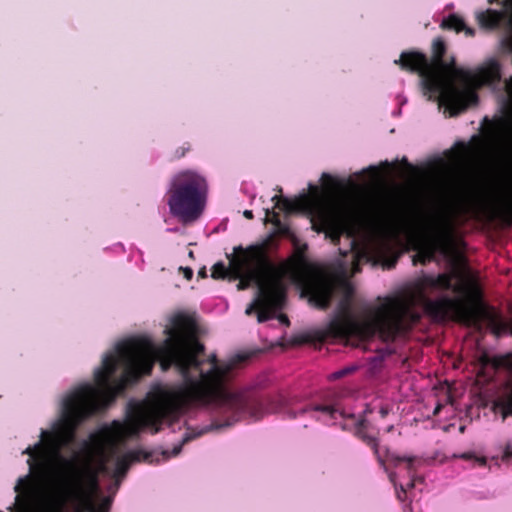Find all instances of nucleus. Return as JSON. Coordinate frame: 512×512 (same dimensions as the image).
Wrapping results in <instances>:
<instances>
[{
    "mask_svg": "<svg viewBox=\"0 0 512 512\" xmlns=\"http://www.w3.org/2000/svg\"><path fill=\"white\" fill-rule=\"evenodd\" d=\"M278 320L283 325H288V323H289L288 318L285 315H283V314H280L278 316Z\"/></svg>",
    "mask_w": 512,
    "mask_h": 512,
    "instance_id": "15",
    "label": "nucleus"
},
{
    "mask_svg": "<svg viewBox=\"0 0 512 512\" xmlns=\"http://www.w3.org/2000/svg\"><path fill=\"white\" fill-rule=\"evenodd\" d=\"M382 415L384 416L386 414L385 410H381Z\"/></svg>",
    "mask_w": 512,
    "mask_h": 512,
    "instance_id": "19",
    "label": "nucleus"
},
{
    "mask_svg": "<svg viewBox=\"0 0 512 512\" xmlns=\"http://www.w3.org/2000/svg\"><path fill=\"white\" fill-rule=\"evenodd\" d=\"M512 457V444H508L505 452H504V459L509 460Z\"/></svg>",
    "mask_w": 512,
    "mask_h": 512,
    "instance_id": "13",
    "label": "nucleus"
},
{
    "mask_svg": "<svg viewBox=\"0 0 512 512\" xmlns=\"http://www.w3.org/2000/svg\"><path fill=\"white\" fill-rule=\"evenodd\" d=\"M185 274H186V277H187L188 279H190V278L192 277V274H193V273H192V270H191V269H186V270H185Z\"/></svg>",
    "mask_w": 512,
    "mask_h": 512,
    "instance_id": "17",
    "label": "nucleus"
},
{
    "mask_svg": "<svg viewBox=\"0 0 512 512\" xmlns=\"http://www.w3.org/2000/svg\"><path fill=\"white\" fill-rule=\"evenodd\" d=\"M276 206L281 209L292 212L301 205H306L316 218L312 221L313 229L320 233H325L326 237L335 241L346 231V216L344 212L334 204L328 203L318 195L317 188L311 197L305 196L300 202H293L288 199L277 198Z\"/></svg>",
    "mask_w": 512,
    "mask_h": 512,
    "instance_id": "6",
    "label": "nucleus"
},
{
    "mask_svg": "<svg viewBox=\"0 0 512 512\" xmlns=\"http://www.w3.org/2000/svg\"><path fill=\"white\" fill-rule=\"evenodd\" d=\"M506 365L510 371L511 379L506 385L503 393L494 403L495 413H499L503 420L512 415V355L506 360Z\"/></svg>",
    "mask_w": 512,
    "mask_h": 512,
    "instance_id": "9",
    "label": "nucleus"
},
{
    "mask_svg": "<svg viewBox=\"0 0 512 512\" xmlns=\"http://www.w3.org/2000/svg\"><path fill=\"white\" fill-rule=\"evenodd\" d=\"M449 235L450 224L448 222L441 223L435 231H433L430 239L426 243L422 244L423 247L421 248L420 253L423 254L424 259L430 260L435 251L443 246L444 241L449 237Z\"/></svg>",
    "mask_w": 512,
    "mask_h": 512,
    "instance_id": "8",
    "label": "nucleus"
},
{
    "mask_svg": "<svg viewBox=\"0 0 512 512\" xmlns=\"http://www.w3.org/2000/svg\"><path fill=\"white\" fill-rule=\"evenodd\" d=\"M193 316L178 313L156 345L146 336L116 344L95 371V384L67 393L60 416L23 453L29 474L15 490L35 502L33 512H106L129 466L147 459L124 451L125 439L152 433L190 405L226 403L232 362L201 360Z\"/></svg>",
    "mask_w": 512,
    "mask_h": 512,
    "instance_id": "1",
    "label": "nucleus"
},
{
    "mask_svg": "<svg viewBox=\"0 0 512 512\" xmlns=\"http://www.w3.org/2000/svg\"><path fill=\"white\" fill-rule=\"evenodd\" d=\"M355 370V367L354 366H350V367H346V368H343V369H340L336 372H333L329 375V379L330 380H337V379H340L342 377H344L345 375L353 372Z\"/></svg>",
    "mask_w": 512,
    "mask_h": 512,
    "instance_id": "11",
    "label": "nucleus"
},
{
    "mask_svg": "<svg viewBox=\"0 0 512 512\" xmlns=\"http://www.w3.org/2000/svg\"><path fill=\"white\" fill-rule=\"evenodd\" d=\"M444 52V42L437 38L433 41L432 61L417 52H403L395 63H400L402 69L418 72L425 93L430 98L436 97L439 107L443 106L445 112L454 116L476 103L477 88L499 82L500 65L495 59H489L475 71L465 70L456 67L453 60L444 62Z\"/></svg>",
    "mask_w": 512,
    "mask_h": 512,
    "instance_id": "3",
    "label": "nucleus"
},
{
    "mask_svg": "<svg viewBox=\"0 0 512 512\" xmlns=\"http://www.w3.org/2000/svg\"><path fill=\"white\" fill-rule=\"evenodd\" d=\"M470 286L460 269H453L451 275L424 276L411 291L381 299L361 319L352 321L349 330L362 339L378 334L388 341L420 318L419 308L438 321L453 318L474 326L485 322L496 334L505 332L507 327L495 311L465 300Z\"/></svg>",
    "mask_w": 512,
    "mask_h": 512,
    "instance_id": "2",
    "label": "nucleus"
},
{
    "mask_svg": "<svg viewBox=\"0 0 512 512\" xmlns=\"http://www.w3.org/2000/svg\"><path fill=\"white\" fill-rule=\"evenodd\" d=\"M357 271H358V266H357V264H355V265H354V268H353V272L355 273V272H357Z\"/></svg>",
    "mask_w": 512,
    "mask_h": 512,
    "instance_id": "18",
    "label": "nucleus"
},
{
    "mask_svg": "<svg viewBox=\"0 0 512 512\" xmlns=\"http://www.w3.org/2000/svg\"><path fill=\"white\" fill-rule=\"evenodd\" d=\"M230 269L240 280L239 289H245L251 284L257 287L256 297L245 310L247 315L256 310L257 320L261 323L272 318L275 311L282 308L285 299L282 278L268 263L261 249L241 251L230 261Z\"/></svg>",
    "mask_w": 512,
    "mask_h": 512,
    "instance_id": "4",
    "label": "nucleus"
},
{
    "mask_svg": "<svg viewBox=\"0 0 512 512\" xmlns=\"http://www.w3.org/2000/svg\"><path fill=\"white\" fill-rule=\"evenodd\" d=\"M227 269L222 263H217L213 266L212 276L214 278H221L226 275Z\"/></svg>",
    "mask_w": 512,
    "mask_h": 512,
    "instance_id": "12",
    "label": "nucleus"
},
{
    "mask_svg": "<svg viewBox=\"0 0 512 512\" xmlns=\"http://www.w3.org/2000/svg\"><path fill=\"white\" fill-rule=\"evenodd\" d=\"M207 198L206 180L196 172L182 171L171 184L168 200L170 212L183 223H190L202 214Z\"/></svg>",
    "mask_w": 512,
    "mask_h": 512,
    "instance_id": "5",
    "label": "nucleus"
},
{
    "mask_svg": "<svg viewBox=\"0 0 512 512\" xmlns=\"http://www.w3.org/2000/svg\"><path fill=\"white\" fill-rule=\"evenodd\" d=\"M442 25L446 28L454 29L456 32L464 31L467 36L474 35V30L467 27L463 19L455 15L444 19Z\"/></svg>",
    "mask_w": 512,
    "mask_h": 512,
    "instance_id": "10",
    "label": "nucleus"
},
{
    "mask_svg": "<svg viewBox=\"0 0 512 512\" xmlns=\"http://www.w3.org/2000/svg\"><path fill=\"white\" fill-rule=\"evenodd\" d=\"M243 215L247 218V219H252L253 218V214H252V211L251 210H245L243 212Z\"/></svg>",
    "mask_w": 512,
    "mask_h": 512,
    "instance_id": "16",
    "label": "nucleus"
},
{
    "mask_svg": "<svg viewBox=\"0 0 512 512\" xmlns=\"http://www.w3.org/2000/svg\"><path fill=\"white\" fill-rule=\"evenodd\" d=\"M311 410L313 411H324V412H327V413H331L332 412V409L328 406H315L313 408H311Z\"/></svg>",
    "mask_w": 512,
    "mask_h": 512,
    "instance_id": "14",
    "label": "nucleus"
},
{
    "mask_svg": "<svg viewBox=\"0 0 512 512\" xmlns=\"http://www.w3.org/2000/svg\"><path fill=\"white\" fill-rule=\"evenodd\" d=\"M347 268L342 267L339 275H333L328 271H316V273L305 284V292L309 302L318 308H325L331 298L333 286L336 280L345 282Z\"/></svg>",
    "mask_w": 512,
    "mask_h": 512,
    "instance_id": "7",
    "label": "nucleus"
}]
</instances>
